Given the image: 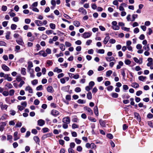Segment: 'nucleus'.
Returning a JSON list of instances; mask_svg holds the SVG:
<instances>
[{"mask_svg": "<svg viewBox=\"0 0 153 153\" xmlns=\"http://www.w3.org/2000/svg\"><path fill=\"white\" fill-rule=\"evenodd\" d=\"M18 132H15L14 133V140L16 141L20 138V137L18 135Z\"/></svg>", "mask_w": 153, "mask_h": 153, "instance_id": "nucleus-9", "label": "nucleus"}, {"mask_svg": "<svg viewBox=\"0 0 153 153\" xmlns=\"http://www.w3.org/2000/svg\"><path fill=\"white\" fill-rule=\"evenodd\" d=\"M17 98L18 100H25L26 99V97L25 96H19Z\"/></svg>", "mask_w": 153, "mask_h": 153, "instance_id": "nucleus-39", "label": "nucleus"}, {"mask_svg": "<svg viewBox=\"0 0 153 153\" xmlns=\"http://www.w3.org/2000/svg\"><path fill=\"white\" fill-rule=\"evenodd\" d=\"M94 112L95 115L97 116H98L99 113L98 111V107L97 106L94 107Z\"/></svg>", "mask_w": 153, "mask_h": 153, "instance_id": "nucleus-14", "label": "nucleus"}, {"mask_svg": "<svg viewBox=\"0 0 153 153\" xmlns=\"http://www.w3.org/2000/svg\"><path fill=\"white\" fill-rule=\"evenodd\" d=\"M104 52L105 51L103 49H99L98 50V51H97V53L101 54H103Z\"/></svg>", "mask_w": 153, "mask_h": 153, "instance_id": "nucleus-51", "label": "nucleus"}, {"mask_svg": "<svg viewBox=\"0 0 153 153\" xmlns=\"http://www.w3.org/2000/svg\"><path fill=\"white\" fill-rule=\"evenodd\" d=\"M21 73L23 75H25L26 74V69L24 68H22L21 71Z\"/></svg>", "mask_w": 153, "mask_h": 153, "instance_id": "nucleus-38", "label": "nucleus"}, {"mask_svg": "<svg viewBox=\"0 0 153 153\" xmlns=\"http://www.w3.org/2000/svg\"><path fill=\"white\" fill-rule=\"evenodd\" d=\"M112 97L114 98H116L118 97V94L116 93H113L111 94Z\"/></svg>", "mask_w": 153, "mask_h": 153, "instance_id": "nucleus-35", "label": "nucleus"}, {"mask_svg": "<svg viewBox=\"0 0 153 153\" xmlns=\"http://www.w3.org/2000/svg\"><path fill=\"white\" fill-rule=\"evenodd\" d=\"M146 78V76H140L138 77L139 80L143 82L144 81Z\"/></svg>", "mask_w": 153, "mask_h": 153, "instance_id": "nucleus-22", "label": "nucleus"}, {"mask_svg": "<svg viewBox=\"0 0 153 153\" xmlns=\"http://www.w3.org/2000/svg\"><path fill=\"white\" fill-rule=\"evenodd\" d=\"M31 82L33 85H35L38 83V81L36 79H34Z\"/></svg>", "mask_w": 153, "mask_h": 153, "instance_id": "nucleus-57", "label": "nucleus"}, {"mask_svg": "<svg viewBox=\"0 0 153 153\" xmlns=\"http://www.w3.org/2000/svg\"><path fill=\"white\" fill-rule=\"evenodd\" d=\"M5 79H7L8 81H12V78L9 76L8 74H6L5 76Z\"/></svg>", "mask_w": 153, "mask_h": 153, "instance_id": "nucleus-20", "label": "nucleus"}, {"mask_svg": "<svg viewBox=\"0 0 153 153\" xmlns=\"http://www.w3.org/2000/svg\"><path fill=\"white\" fill-rule=\"evenodd\" d=\"M94 82L93 81H91L89 83V86L92 88V87L94 85Z\"/></svg>", "mask_w": 153, "mask_h": 153, "instance_id": "nucleus-46", "label": "nucleus"}, {"mask_svg": "<svg viewBox=\"0 0 153 153\" xmlns=\"http://www.w3.org/2000/svg\"><path fill=\"white\" fill-rule=\"evenodd\" d=\"M92 42V41L91 40L89 39L87 40L86 42V44L87 45H89Z\"/></svg>", "mask_w": 153, "mask_h": 153, "instance_id": "nucleus-63", "label": "nucleus"}, {"mask_svg": "<svg viewBox=\"0 0 153 153\" xmlns=\"http://www.w3.org/2000/svg\"><path fill=\"white\" fill-rule=\"evenodd\" d=\"M33 140L36 143H39L40 141L39 139L37 136H35L33 137Z\"/></svg>", "mask_w": 153, "mask_h": 153, "instance_id": "nucleus-27", "label": "nucleus"}, {"mask_svg": "<svg viewBox=\"0 0 153 153\" xmlns=\"http://www.w3.org/2000/svg\"><path fill=\"white\" fill-rule=\"evenodd\" d=\"M62 122L64 123L69 124L70 122V120L69 117H67L64 118L62 119Z\"/></svg>", "mask_w": 153, "mask_h": 153, "instance_id": "nucleus-2", "label": "nucleus"}, {"mask_svg": "<svg viewBox=\"0 0 153 153\" xmlns=\"http://www.w3.org/2000/svg\"><path fill=\"white\" fill-rule=\"evenodd\" d=\"M138 15L137 14H133L132 15V21H134L135 19L137 17Z\"/></svg>", "mask_w": 153, "mask_h": 153, "instance_id": "nucleus-34", "label": "nucleus"}, {"mask_svg": "<svg viewBox=\"0 0 153 153\" xmlns=\"http://www.w3.org/2000/svg\"><path fill=\"white\" fill-rule=\"evenodd\" d=\"M73 24L75 27H78L80 26V23L78 21H75L73 22Z\"/></svg>", "mask_w": 153, "mask_h": 153, "instance_id": "nucleus-12", "label": "nucleus"}, {"mask_svg": "<svg viewBox=\"0 0 153 153\" xmlns=\"http://www.w3.org/2000/svg\"><path fill=\"white\" fill-rule=\"evenodd\" d=\"M88 119L92 122H95L96 121V120L95 119L92 118L91 117H88Z\"/></svg>", "mask_w": 153, "mask_h": 153, "instance_id": "nucleus-54", "label": "nucleus"}, {"mask_svg": "<svg viewBox=\"0 0 153 153\" xmlns=\"http://www.w3.org/2000/svg\"><path fill=\"white\" fill-rule=\"evenodd\" d=\"M28 64V69L29 70H31V68L33 67V64L32 62L31 61H29L27 63Z\"/></svg>", "mask_w": 153, "mask_h": 153, "instance_id": "nucleus-17", "label": "nucleus"}, {"mask_svg": "<svg viewBox=\"0 0 153 153\" xmlns=\"http://www.w3.org/2000/svg\"><path fill=\"white\" fill-rule=\"evenodd\" d=\"M47 90L48 92L50 93H53L54 91L53 88L51 86H49L47 87Z\"/></svg>", "mask_w": 153, "mask_h": 153, "instance_id": "nucleus-11", "label": "nucleus"}, {"mask_svg": "<svg viewBox=\"0 0 153 153\" xmlns=\"http://www.w3.org/2000/svg\"><path fill=\"white\" fill-rule=\"evenodd\" d=\"M10 31H8L6 33V35L5 36L6 39H10Z\"/></svg>", "mask_w": 153, "mask_h": 153, "instance_id": "nucleus-31", "label": "nucleus"}, {"mask_svg": "<svg viewBox=\"0 0 153 153\" xmlns=\"http://www.w3.org/2000/svg\"><path fill=\"white\" fill-rule=\"evenodd\" d=\"M110 37L108 36L105 37L103 41L105 45L107 43Z\"/></svg>", "mask_w": 153, "mask_h": 153, "instance_id": "nucleus-21", "label": "nucleus"}, {"mask_svg": "<svg viewBox=\"0 0 153 153\" xmlns=\"http://www.w3.org/2000/svg\"><path fill=\"white\" fill-rule=\"evenodd\" d=\"M136 48L138 50H140L142 48V46L140 44H138L136 45Z\"/></svg>", "mask_w": 153, "mask_h": 153, "instance_id": "nucleus-52", "label": "nucleus"}, {"mask_svg": "<svg viewBox=\"0 0 153 153\" xmlns=\"http://www.w3.org/2000/svg\"><path fill=\"white\" fill-rule=\"evenodd\" d=\"M107 136L108 138L110 139H112L113 137V135L110 133L108 134Z\"/></svg>", "mask_w": 153, "mask_h": 153, "instance_id": "nucleus-64", "label": "nucleus"}, {"mask_svg": "<svg viewBox=\"0 0 153 153\" xmlns=\"http://www.w3.org/2000/svg\"><path fill=\"white\" fill-rule=\"evenodd\" d=\"M15 92V91L13 89H11L9 91V95L10 96L13 95Z\"/></svg>", "mask_w": 153, "mask_h": 153, "instance_id": "nucleus-53", "label": "nucleus"}, {"mask_svg": "<svg viewBox=\"0 0 153 153\" xmlns=\"http://www.w3.org/2000/svg\"><path fill=\"white\" fill-rule=\"evenodd\" d=\"M60 48L62 51H64L65 50V45L63 44H61L60 45Z\"/></svg>", "mask_w": 153, "mask_h": 153, "instance_id": "nucleus-41", "label": "nucleus"}, {"mask_svg": "<svg viewBox=\"0 0 153 153\" xmlns=\"http://www.w3.org/2000/svg\"><path fill=\"white\" fill-rule=\"evenodd\" d=\"M51 114L53 116H56L59 114V112L58 111L53 109L52 110Z\"/></svg>", "mask_w": 153, "mask_h": 153, "instance_id": "nucleus-7", "label": "nucleus"}, {"mask_svg": "<svg viewBox=\"0 0 153 153\" xmlns=\"http://www.w3.org/2000/svg\"><path fill=\"white\" fill-rule=\"evenodd\" d=\"M143 48L146 51H149L150 50L149 45H144L143 46Z\"/></svg>", "mask_w": 153, "mask_h": 153, "instance_id": "nucleus-29", "label": "nucleus"}, {"mask_svg": "<svg viewBox=\"0 0 153 153\" xmlns=\"http://www.w3.org/2000/svg\"><path fill=\"white\" fill-rule=\"evenodd\" d=\"M34 22L37 26H40L43 25L42 22L40 20H36Z\"/></svg>", "mask_w": 153, "mask_h": 153, "instance_id": "nucleus-13", "label": "nucleus"}, {"mask_svg": "<svg viewBox=\"0 0 153 153\" xmlns=\"http://www.w3.org/2000/svg\"><path fill=\"white\" fill-rule=\"evenodd\" d=\"M112 71L111 70H109L106 72V76L107 77L110 76L112 73Z\"/></svg>", "mask_w": 153, "mask_h": 153, "instance_id": "nucleus-28", "label": "nucleus"}, {"mask_svg": "<svg viewBox=\"0 0 153 153\" xmlns=\"http://www.w3.org/2000/svg\"><path fill=\"white\" fill-rule=\"evenodd\" d=\"M42 130L43 131V132L44 133H45L47 132H48L49 129L47 128H44L42 129Z\"/></svg>", "mask_w": 153, "mask_h": 153, "instance_id": "nucleus-42", "label": "nucleus"}, {"mask_svg": "<svg viewBox=\"0 0 153 153\" xmlns=\"http://www.w3.org/2000/svg\"><path fill=\"white\" fill-rule=\"evenodd\" d=\"M78 11L79 12H81L84 15H86L87 13L86 10L82 7L80 8L78 10Z\"/></svg>", "mask_w": 153, "mask_h": 153, "instance_id": "nucleus-10", "label": "nucleus"}, {"mask_svg": "<svg viewBox=\"0 0 153 153\" xmlns=\"http://www.w3.org/2000/svg\"><path fill=\"white\" fill-rule=\"evenodd\" d=\"M123 62L121 61H120L119 62V64L117 66V69H118L120 68L121 66H123Z\"/></svg>", "mask_w": 153, "mask_h": 153, "instance_id": "nucleus-19", "label": "nucleus"}, {"mask_svg": "<svg viewBox=\"0 0 153 153\" xmlns=\"http://www.w3.org/2000/svg\"><path fill=\"white\" fill-rule=\"evenodd\" d=\"M27 104V102L26 101H24L21 103V105L22 107H24V108L26 107Z\"/></svg>", "mask_w": 153, "mask_h": 153, "instance_id": "nucleus-40", "label": "nucleus"}, {"mask_svg": "<svg viewBox=\"0 0 153 153\" xmlns=\"http://www.w3.org/2000/svg\"><path fill=\"white\" fill-rule=\"evenodd\" d=\"M131 86L134 88H137L139 87V85L136 82H134L132 83Z\"/></svg>", "mask_w": 153, "mask_h": 153, "instance_id": "nucleus-25", "label": "nucleus"}, {"mask_svg": "<svg viewBox=\"0 0 153 153\" xmlns=\"http://www.w3.org/2000/svg\"><path fill=\"white\" fill-rule=\"evenodd\" d=\"M90 148L92 149H95L96 148V146L94 143H92L91 144Z\"/></svg>", "mask_w": 153, "mask_h": 153, "instance_id": "nucleus-49", "label": "nucleus"}, {"mask_svg": "<svg viewBox=\"0 0 153 153\" xmlns=\"http://www.w3.org/2000/svg\"><path fill=\"white\" fill-rule=\"evenodd\" d=\"M25 83V82L24 81H23V80H22L21 81H20V83L19 84V86L20 88H21V87L22 86V85Z\"/></svg>", "mask_w": 153, "mask_h": 153, "instance_id": "nucleus-60", "label": "nucleus"}, {"mask_svg": "<svg viewBox=\"0 0 153 153\" xmlns=\"http://www.w3.org/2000/svg\"><path fill=\"white\" fill-rule=\"evenodd\" d=\"M131 15L130 14H128L126 16L127 21L128 22L132 21V19H131Z\"/></svg>", "mask_w": 153, "mask_h": 153, "instance_id": "nucleus-43", "label": "nucleus"}, {"mask_svg": "<svg viewBox=\"0 0 153 153\" xmlns=\"http://www.w3.org/2000/svg\"><path fill=\"white\" fill-rule=\"evenodd\" d=\"M87 97L88 100H91L92 98V95L91 92L89 91L87 94Z\"/></svg>", "mask_w": 153, "mask_h": 153, "instance_id": "nucleus-26", "label": "nucleus"}, {"mask_svg": "<svg viewBox=\"0 0 153 153\" xmlns=\"http://www.w3.org/2000/svg\"><path fill=\"white\" fill-rule=\"evenodd\" d=\"M45 121L42 119H40L37 121L38 125L40 126H43L45 124Z\"/></svg>", "mask_w": 153, "mask_h": 153, "instance_id": "nucleus-3", "label": "nucleus"}, {"mask_svg": "<svg viewBox=\"0 0 153 153\" xmlns=\"http://www.w3.org/2000/svg\"><path fill=\"white\" fill-rule=\"evenodd\" d=\"M15 120L10 121L9 122V124L10 126H14L15 125Z\"/></svg>", "mask_w": 153, "mask_h": 153, "instance_id": "nucleus-45", "label": "nucleus"}, {"mask_svg": "<svg viewBox=\"0 0 153 153\" xmlns=\"http://www.w3.org/2000/svg\"><path fill=\"white\" fill-rule=\"evenodd\" d=\"M5 86L9 88H11L13 87L11 83H7L5 85Z\"/></svg>", "mask_w": 153, "mask_h": 153, "instance_id": "nucleus-50", "label": "nucleus"}, {"mask_svg": "<svg viewBox=\"0 0 153 153\" xmlns=\"http://www.w3.org/2000/svg\"><path fill=\"white\" fill-rule=\"evenodd\" d=\"M84 110L87 111L91 115L93 114V113L92 110L89 107L86 106L84 108Z\"/></svg>", "mask_w": 153, "mask_h": 153, "instance_id": "nucleus-6", "label": "nucleus"}, {"mask_svg": "<svg viewBox=\"0 0 153 153\" xmlns=\"http://www.w3.org/2000/svg\"><path fill=\"white\" fill-rule=\"evenodd\" d=\"M91 35V34L89 32H85L83 34V37L84 38H88L90 37Z\"/></svg>", "mask_w": 153, "mask_h": 153, "instance_id": "nucleus-8", "label": "nucleus"}, {"mask_svg": "<svg viewBox=\"0 0 153 153\" xmlns=\"http://www.w3.org/2000/svg\"><path fill=\"white\" fill-rule=\"evenodd\" d=\"M105 58L106 61L108 62H111L112 61L115 60L114 57L113 56H111V57H106Z\"/></svg>", "mask_w": 153, "mask_h": 153, "instance_id": "nucleus-15", "label": "nucleus"}, {"mask_svg": "<svg viewBox=\"0 0 153 153\" xmlns=\"http://www.w3.org/2000/svg\"><path fill=\"white\" fill-rule=\"evenodd\" d=\"M53 31L51 30H46V33L48 35H49L53 33Z\"/></svg>", "mask_w": 153, "mask_h": 153, "instance_id": "nucleus-56", "label": "nucleus"}, {"mask_svg": "<svg viewBox=\"0 0 153 153\" xmlns=\"http://www.w3.org/2000/svg\"><path fill=\"white\" fill-rule=\"evenodd\" d=\"M68 124L64 123L62 125V127L64 129H66L68 128Z\"/></svg>", "mask_w": 153, "mask_h": 153, "instance_id": "nucleus-58", "label": "nucleus"}, {"mask_svg": "<svg viewBox=\"0 0 153 153\" xmlns=\"http://www.w3.org/2000/svg\"><path fill=\"white\" fill-rule=\"evenodd\" d=\"M26 91H27L30 93H33V90L32 88L29 86L28 85L26 86L25 88Z\"/></svg>", "mask_w": 153, "mask_h": 153, "instance_id": "nucleus-4", "label": "nucleus"}, {"mask_svg": "<svg viewBox=\"0 0 153 153\" xmlns=\"http://www.w3.org/2000/svg\"><path fill=\"white\" fill-rule=\"evenodd\" d=\"M17 25L15 24H12L11 26V28L12 30H15L17 27Z\"/></svg>", "mask_w": 153, "mask_h": 153, "instance_id": "nucleus-37", "label": "nucleus"}, {"mask_svg": "<svg viewBox=\"0 0 153 153\" xmlns=\"http://www.w3.org/2000/svg\"><path fill=\"white\" fill-rule=\"evenodd\" d=\"M8 107V106L6 104L2 105L1 106V108L2 110H6Z\"/></svg>", "mask_w": 153, "mask_h": 153, "instance_id": "nucleus-32", "label": "nucleus"}, {"mask_svg": "<svg viewBox=\"0 0 153 153\" xmlns=\"http://www.w3.org/2000/svg\"><path fill=\"white\" fill-rule=\"evenodd\" d=\"M7 9V7L6 6L3 5L2 7L1 10L3 11H5Z\"/></svg>", "mask_w": 153, "mask_h": 153, "instance_id": "nucleus-62", "label": "nucleus"}, {"mask_svg": "<svg viewBox=\"0 0 153 153\" xmlns=\"http://www.w3.org/2000/svg\"><path fill=\"white\" fill-rule=\"evenodd\" d=\"M38 5V3L37 2H35L33 3L30 6V8L36 7Z\"/></svg>", "mask_w": 153, "mask_h": 153, "instance_id": "nucleus-30", "label": "nucleus"}, {"mask_svg": "<svg viewBox=\"0 0 153 153\" xmlns=\"http://www.w3.org/2000/svg\"><path fill=\"white\" fill-rule=\"evenodd\" d=\"M6 44L4 42L2 41H0V46H6Z\"/></svg>", "mask_w": 153, "mask_h": 153, "instance_id": "nucleus-59", "label": "nucleus"}, {"mask_svg": "<svg viewBox=\"0 0 153 153\" xmlns=\"http://www.w3.org/2000/svg\"><path fill=\"white\" fill-rule=\"evenodd\" d=\"M65 46L67 47H70L71 45V44L70 42H65Z\"/></svg>", "mask_w": 153, "mask_h": 153, "instance_id": "nucleus-55", "label": "nucleus"}, {"mask_svg": "<svg viewBox=\"0 0 153 153\" xmlns=\"http://www.w3.org/2000/svg\"><path fill=\"white\" fill-rule=\"evenodd\" d=\"M126 69L125 68H123L121 69V73L123 77L126 76L125 70Z\"/></svg>", "mask_w": 153, "mask_h": 153, "instance_id": "nucleus-33", "label": "nucleus"}, {"mask_svg": "<svg viewBox=\"0 0 153 153\" xmlns=\"http://www.w3.org/2000/svg\"><path fill=\"white\" fill-rule=\"evenodd\" d=\"M49 25L51 29L54 30L55 29L56 25L54 24L53 23H50Z\"/></svg>", "mask_w": 153, "mask_h": 153, "instance_id": "nucleus-36", "label": "nucleus"}, {"mask_svg": "<svg viewBox=\"0 0 153 153\" xmlns=\"http://www.w3.org/2000/svg\"><path fill=\"white\" fill-rule=\"evenodd\" d=\"M2 69L4 71H7L10 70V68L6 65L4 64H2L1 65Z\"/></svg>", "mask_w": 153, "mask_h": 153, "instance_id": "nucleus-5", "label": "nucleus"}, {"mask_svg": "<svg viewBox=\"0 0 153 153\" xmlns=\"http://www.w3.org/2000/svg\"><path fill=\"white\" fill-rule=\"evenodd\" d=\"M134 115L135 116V117L136 118L137 120L140 121L141 120V119L139 115V114L137 113H134Z\"/></svg>", "mask_w": 153, "mask_h": 153, "instance_id": "nucleus-23", "label": "nucleus"}, {"mask_svg": "<svg viewBox=\"0 0 153 153\" xmlns=\"http://www.w3.org/2000/svg\"><path fill=\"white\" fill-rule=\"evenodd\" d=\"M16 42L18 44L20 45H23L24 44L23 40L21 39H20L17 40H16Z\"/></svg>", "mask_w": 153, "mask_h": 153, "instance_id": "nucleus-24", "label": "nucleus"}, {"mask_svg": "<svg viewBox=\"0 0 153 153\" xmlns=\"http://www.w3.org/2000/svg\"><path fill=\"white\" fill-rule=\"evenodd\" d=\"M53 71L54 72L59 73L61 72L62 71V70L58 68V67H56L55 68Z\"/></svg>", "mask_w": 153, "mask_h": 153, "instance_id": "nucleus-16", "label": "nucleus"}, {"mask_svg": "<svg viewBox=\"0 0 153 153\" xmlns=\"http://www.w3.org/2000/svg\"><path fill=\"white\" fill-rule=\"evenodd\" d=\"M39 53L40 55H42L44 57H45L47 56V54L44 51H41L39 52Z\"/></svg>", "mask_w": 153, "mask_h": 153, "instance_id": "nucleus-18", "label": "nucleus"}, {"mask_svg": "<svg viewBox=\"0 0 153 153\" xmlns=\"http://www.w3.org/2000/svg\"><path fill=\"white\" fill-rule=\"evenodd\" d=\"M39 101L38 99L35 100L34 101V104L36 105H39Z\"/></svg>", "mask_w": 153, "mask_h": 153, "instance_id": "nucleus-61", "label": "nucleus"}, {"mask_svg": "<svg viewBox=\"0 0 153 153\" xmlns=\"http://www.w3.org/2000/svg\"><path fill=\"white\" fill-rule=\"evenodd\" d=\"M42 85H40L36 87V90L37 91L42 90Z\"/></svg>", "mask_w": 153, "mask_h": 153, "instance_id": "nucleus-47", "label": "nucleus"}, {"mask_svg": "<svg viewBox=\"0 0 153 153\" xmlns=\"http://www.w3.org/2000/svg\"><path fill=\"white\" fill-rule=\"evenodd\" d=\"M77 102L79 104H83L85 102V101L81 99H79L78 100Z\"/></svg>", "mask_w": 153, "mask_h": 153, "instance_id": "nucleus-44", "label": "nucleus"}, {"mask_svg": "<svg viewBox=\"0 0 153 153\" xmlns=\"http://www.w3.org/2000/svg\"><path fill=\"white\" fill-rule=\"evenodd\" d=\"M100 123L101 126L103 127H105V122L101 120H100Z\"/></svg>", "mask_w": 153, "mask_h": 153, "instance_id": "nucleus-48", "label": "nucleus"}, {"mask_svg": "<svg viewBox=\"0 0 153 153\" xmlns=\"http://www.w3.org/2000/svg\"><path fill=\"white\" fill-rule=\"evenodd\" d=\"M112 28L114 30H119L120 27L117 25V22L116 21H113L112 23Z\"/></svg>", "mask_w": 153, "mask_h": 153, "instance_id": "nucleus-1", "label": "nucleus"}]
</instances>
